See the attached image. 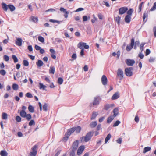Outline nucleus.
Returning a JSON list of instances; mask_svg holds the SVG:
<instances>
[{
    "instance_id": "obj_1",
    "label": "nucleus",
    "mask_w": 156,
    "mask_h": 156,
    "mask_svg": "<svg viewBox=\"0 0 156 156\" xmlns=\"http://www.w3.org/2000/svg\"><path fill=\"white\" fill-rule=\"evenodd\" d=\"M93 135V134L91 132H88L85 136H83L82 137L81 141H84L85 142L88 141L90 140Z\"/></svg>"
},
{
    "instance_id": "obj_2",
    "label": "nucleus",
    "mask_w": 156,
    "mask_h": 156,
    "mask_svg": "<svg viewBox=\"0 0 156 156\" xmlns=\"http://www.w3.org/2000/svg\"><path fill=\"white\" fill-rule=\"evenodd\" d=\"M99 104V97H95L94 98V100L92 103H90V106L92 107L93 106H97Z\"/></svg>"
},
{
    "instance_id": "obj_3",
    "label": "nucleus",
    "mask_w": 156,
    "mask_h": 156,
    "mask_svg": "<svg viewBox=\"0 0 156 156\" xmlns=\"http://www.w3.org/2000/svg\"><path fill=\"white\" fill-rule=\"evenodd\" d=\"M133 69L132 67L127 68L125 69V72L126 75L129 76H130L133 75Z\"/></svg>"
},
{
    "instance_id": "obj_4",
    "label": "nucleus",
    "mask_w": 156,
    "mask_h": 156,
    "mask_svg": "<svg viewBox=\"0 0 156 156\" xmlns=\"http://www.w3.org/2000/svg\"><path fill=\"white\" fill-rule=\"evenodd\" d=\"M134 39L132 38L131 40L130 44H128L126 47V50L128 51H130L131 49L133 48L134 46Z\"/></svg>"
},
{
    "instance_id": "obj_5",
    "label": "nucleus",
    "mask_w": 156,
    "mask_h": 156,
    "mask_svg": "<svg viewBox=\"0 0 156 156\" xmlns=\"http://www.w3.org/2000/svg\"><path fill=\"white\" fill-rule=\"evenodd\" d=\"M78 47L79 48L82 49H84V47L85 49H88L89 48V46L87 45L86 43L84 42H80L78 44Z\"/></svg>"
},
{
    "instance_id": "obj_6",
    "label": "nucleus",
    "mask_w": 156,
    "mask_h": 156,
    "mask_svg": "<svg viewBox=\"0 0 156 156\" xmlns=\"http://www.w3.org/2000/svg\"><path fill=\"white\" fill-rule=\"evenodd\" d=\"M75 131L74 127L69 129L66 134V137L64 138L68 139L70 135Z\"/></svg>"
},
{
    "instance_id": "obj_7",
    "label": "nucleus",
    "mask_w": 156,
    "mask_h": 156,
    "mask_svg": "<svg viewBox=\"0 0 156 156\" xmlns=\"http://www.w3.org/2000/svg\"><path fill=\"white\" fill-rule=\"evenodd\" d=\"M37 146L34 145L32 148V151L30 152L29 156H35L37 153Z\"/></svg>"
},
{
    "instance_id": "obj_8",
    "label": "nucleus",
    "mask_w": 156,
    "mask_h": 156,
    "mask_svg": "<svg viewBox=\"0 0 156 156\" xmlns=\"http://www.w3.org/2000/svg\"><path fill=\"white\" fill-rule=\"evenodd\" d=\"M125 62L128 66H133L135 63L134 60L129 58L126 60Z\"/></svg>"
},
{
    "instance_id": "obj_9",
    "label": "nucleus",
    "mask_w": 156,
    "mask_h": 156,
    "mask_svg": "<svg viewBox=\"0 0 156 156\" xmlns=\"http://www.w3.org/2000/svg\"><path fill=\"white\" fill-rule=\"evenodd\" d=\"M128 10V8L126 7L121 8L119 10V14L122 15L125 13Z\"/></svg>"
},
{
    "instance_id": "obj_10",
    "label": "nucleus",
    "mask_w": 156,
    "mask_h": 156,
    "mask_svg": "<svg viewBox=\"0 0 156 156\" xmlns=\"http://www.w3.org/2000/svg\"><path fill=\"white\" fill-rule=\"evenodd\" d=\"M101 81L102 84L104 85H105L107 84L108 80L105 75H103L102 76L101 78Z\"/></svg>"
},
{
    "instance_id": "obj_11",
    "label": "nucleus",
    "mask_w": 156,
    "mask_h": 156,
    "mask_svg": "<svg viewBox=\"0 0 156 156\" xmlns=\"http://www.w3.org/2000/svg\"><path fill=\"white\" fill-rule=\"evenodd\" d=\"M114 106L115 104H107L105 105L104 109L106 110H108Z\"/></svg>"
},
{
    "instance_id": "obj_12",
    "label": "nucleus",
    "mask_w": 156,
    "mask_h": 156,
    "mask_svg": "<svg viewBox=\"0 0 156 156\" xmlns=\"http://www.w3.org/2000/svg\"><path fill=\"white\" fill-rule=\"evenodd\" d=\"M117 74L118 76L120 77V80H122L123 78V71L122 69H118L117 73Z\"/></svg>"
},
{
    "instance_id": "obj_13",
    "label": "nucleus",
    "mask_w": 156,
    "mask_h": 156,
    "mask_svg": "<svg viewBox=\"0 0 156 156\" xmlns=\"http://www.w3.org/2000/svg\"><path fill=\"white\" fill-rule=\"evenodd\" d=\"M84 149V146H81L78 149L77 151V154L78 155H80L83 153Z\"/></svg>"
},
{
    "instance_id": "obj_14",
    "label": "nucleus",
    "mask_w": 156,
    "mask_h": 156,
    "mask_svg": "<svg viewBox=\"0 0 156 156\" xmlns=\"http://www.w3.org/2000/svg\"><path fill=\"white\" fill-rule=\"evenodd\" d=\"M22 39L20 38H16V44L18 46H21L22 45Z\"/></svg>"
},
{
    "instance_id": "obj_15",
    "label": "nucleus",
    "mask_w": 156,
    "mask_h": 156,
    "mask_svg": "<svg viewBox=\"0 0 156 156\" xmlns=\"http://www.w3.org/2000/svg\"><path fill=\"white\" fill-rule=\"evenodd\" d=\"M111 113H113V115H112L113 116L115 117H116L119 114L118 108H114Z\"/></svg>"
},
{
    "instance_id": "obj_16",
    "label": "nucleus",
    "mask_w": 156,
    "mask_h": 156,
    "mask_svg": "<svg viewBox=\"0 0 156 156\" xmlns=\"http://www.w3.org/2000/svg\"><path fill=\"white\" fill-rule=\"evenodd\" d=\"M78 146V140H76L73 143L72 145V147L73 148V150L74 151L77 148Z\"/></svg>"
},
{
    "instance_id": "obj_17",
    "label": "nucleus",
    "mask_w": 156,
    "mask_h": 156,
    "mask_svg": "<svg viewBox=\"0 0 156 156\" xmlns=\"http://www.w3.org/2000/svg\"><path fill=\"white\" fill-rule=\"evenodd\" d=\"M119 97V94L118 92L115 93L112 96L111 99L112 100L118 99Z\"/></svg>"
},
{
    "instance_id": "obj_18",
    "label": "nucleus",
    "mask_w": 156,
    "mask_h": 156,
    "mask_svg": "<svg viewBox=\"0 0 156 156\" xmlns=\"http://www.w3.org/2000/svg\"><path fill=\"white\" fill-rule=\"evenodd\" d=\"M30 20L34 23H36L38 22V20L37 17L31 16L30 17Z\"/></svg>"
},
{
    "instance_id": "obj_19",
    "label": "nucleus",
    "mask_w": 156,
    "mask_h": 156,
    "mask_svg": "<svg viewBox=\"0 0 156 156\" xmlns=\"http://www.w3.org/2000/svg\"><path fill=\"white\" fill-rule=\"evenodd\" d=\"M39 87L40 90H45V89L47 87L46 86L44 85L43 83H39Z\"/></svg>"
},
{
    "instance_id": "obj_20",
    "label": "nucleus",
    "mask_w": 156,
    "mask_h": 156,
    "mask_svg": "<svg viewBox=\"0 0 156 156\" xmlns=\"http://www.w3.org/2000/svg\"><path fill=\"white\" fill-rule=\"evenodd\" d=\"M131 16L129 15H126L125 18V22L127 23H129L131 21Z\"/></svg>"
},
{
    "instance_id": "obj_21",
    "label": "nucleus",
    "mask_w": 156,
    "mask_h": 156,
    "mask_svg": "<svg viewBox=\"0 0 156 156\" xmlns=\"http://www.w3.org/2000/svg\"><path fill=\"white\" fill-rule=\"evenodd\" d=\"M115 117L112 115L109 116L107 119V122L108 123H110L113 120Z\"/></svg>"
},
{
    "instance_id": "obj_22",
    "label": "nucleus",
    "mask_w": 156,
    "mask_h": 156,
    "mask_svg": "<svg viewBox=\"0 0 156 156\" xmlns=\"http://www.w3.org/2000/svg\"><path fill=\"white\" fill-rule=\"evenodd\" d=\"M2 5L3 9L5 11H7L8 9V5H7L5 3H2Z\"/></svg>"
},
{
    "instance_id": "obj_23",
    "label": "nucleus",
    "mask_w": 156,
    "mask_h": 156,
    "mask_svg": "<svg viewBox=\"0 0 156 156\" xmlns=\"http://www.w3.org/2000/svg\"><path fill=\"white\" fill-rule=\"evenodd\" d=\"M55 71V68L54 66H51L49 70V73L54 74Z\"/></svg>"
},
{
    "instance_id": "obj_24",
    "label": "nucleus",
    "mask_w": 156,
    "mask_h": 156,
    "mask_svg": "<svg viewBox=\"0 0 156 156\" xmlns=\"http://www.w3.org/2000/svg\"><path fill=\"white\" fill-rule=\"evenodd\" d=\"M0 154L1 156H7L8 153L5 150H3L1 151Z\"/></svg>"
},
{
    "instance_id": "obj_25",
    "label": "nucleus",
    "mask_w": 156,
    "mask_h": 156,
    "mask_svg": "<svg viewBox=\"0 0 156 156\" xmlns=\"http://www.w3.org/2000/svg\"><path fill=\"white\" fill-rule=\"evenodd\" d=\"M20 116L23 118H25L26 116L27 113L25 111H21L20 112Z\"/></svg>"
},
{
    "instance_id": "obj_26",
    "label": "nucleus",
    "mask_w": 156,
    "mask_h": 156,
    "mask_svg": "<svg viewBox=\"0 0 156 156\" xmlns=\"http://www.w3.org/2000/svg\"><path fill=\"white\" fill-rule=\"evenodd\" d=\"M38 67H41L43 66V63L41 60H38L37 62L36 63Z\"/></svg>"
},
{
    "instance_id": "obj_27",
    "label": "nucleus",
    "mask_w": 156,
    "mask_h": 156,
    "mask_svg": "<svg viewBox=\"0 0 156 156\" xmlns=\"http://www.w3.org/2000/svg\"><path fill=\"white\" fill-rule=\"evenodd\" d=\"M74 128L75 131L76 133H79L81 130V128L80 126L74 127Z\"/></svg>"
},
{
    "instance_id": "obj_28",
    "label": "nucleus",
    "mask_w": 156,
    "mask_h": 156,
    "mask_svg": "<svg viewBox=\"0 0 156 156\" xmlns=\"http://www.w3.org/2000/svg\"><path fill=\"white\" fill-rule=\"evenodd\" d=\"M38 40L41 42L42 43H44V38L41 36H39L38 37Z\"/></svg>"
},
{
    "instance_id": "obj_29",
    "label": "nucleus",
    "mask_w": 156,
    "mask_h": 156,
    "mask_svg": "<svg viewBox=\"0 0 156 156\" xmlns=\"http://www.w3.org/2000/svg\"><path fill=\"white\" fill-rule=\"evenodd\" d=\"M98 115V114L97 112H93L92 114V117H91V119L92 120L94 119Z\"/></svg>"
},
{
    "instance_id": "obj_30",
    "label": "nucleus",
    "mask_w": 156,
    "mask_h": 156,
    "mask_svg": "<svg viewBox=\"0 0 156 156\" xmlns=\"http://www.w3.org/2000/svg\"><path fill=\"white\" fill-rule=\"evenodd\" d=\"M151 150V148L149 147H144L143 151V153H145L150 151Z\"/></svg>"
},
{
    "instance_id": "obj_31",
    "label": "nucleus",
    "mask_w": 156,
    "mask_h": 156,
    "mask_svg": "<svg viewBox=\"0 0 156 156\" xmlns=\"http://www.w3.org/2000/svg\"><path fill=\"white\" fill-rule=\"evenodd\" d=\"M2 118L4 120H6L8 118V115L7 113L5 112H3L2 114Z\"/></svg>"
},
{
    "instance_id": "obj_32",
    "label": "nucleus",
    "mask_w": 156,
    "mask_h": 156,
    "mask_svg": "<svg viewBox=\"0 0 156 156\" xmlns=\"http://www.w3.org/2000/svg\"><path fill=\"white\" fill-rule=\"evenodd\" d=\"M12 88L14 90H17L19 88V86L17 84L14 83L12 85Z\"/></svg>"
},
{
    "instance_id": "obj_33",
    "label": "nucleus",
    "mask_w": 156,
    "mask_h": 156,
    "mask_svg": "<svg viewBox=\"0 0 156 156\" xmlns=\"http://www.w3.org/2000/svg\"><path fill=\"white\" fill-rule=\"evenodd\" d=\"M8 8H9L11 11H13L15 9V7L13 5H8Z\"/></svg>"
},
{
    "instance_id": "obj_34",
    "label": "nucleus",
    "mask_w": 156,
    "mask_h": 156,
    "mask_svg": "<svg viewBox=\"0 0 156 156\" xmlns=\"http://www.w3.org/2000/svg\"><path fill=\"white\" fill-rule=\"evenodd\" d=\"M111 137V135L110 134H108L106 137L105 140V143H106L110 139Z\"/></svg>"
},
{
    "instance_id": "obj_35",
    "label": "nucleus",
    "mask_w": 156,
    "mask_h": 156,
    "mask_svg": "<svg viewBox=\"0 0 156 156\" xmlns=\"http://www.w3.org/2000/svg\"><path fill=\"white\" fill-rule=\"evenodd\" d=\"M97 124V123L96 121L93 122L90 124V126L92 128H93L95 127L96 126Z\"/></svg>"
},
{
    "instance_id": "obj_36",
    "label": "nucleus",
    "mask_w": 156,
    "mask_h": 156,
    "mask_svg": "<svg viewBox=\"0 0 156 156\" xmlns=\"http://www.w3.org/2000/svg\"><path fill=\"white\" fill-rule=\"evenodd\" d=\"M48 106V104L46 103H44V105L43 106V109L44 111H46V112L47 111Z\"/></svg>"
},
{
    "instance_id": "obj_37",
    "label": "nucleus",
    "mask_w": 156,
    "mask_h": 156,
    "mask_svg": "<svg viewBox=\"0 0 156 156\" xmlns=\"http://www.w3.org/2000/svg\"><path fill=\"white\" fill-rule=\"evenodd\" d=\"M28 110L29 111L33 113L34 112V108L31 105H29L28 107Z\"/></svg>"
},
{
    "instance_id": "obj_38",
    "label": "nucleus",
    "mask_w": 156,
    "mask_h": 156,
    "mask_svg": "<svg viewBox=\"0 0 156 156\" xmlns=\"http://www.w3.org/2000/svg\"><path fill=\"white\" fill-rule=\"evenodd\" d=\"M120 19L121 17L119 16H118L116 17L115 18V20L118 24H120Z\"/></svg>"
},
{
    "instance_id": "obj_39",
    "label": "nucleus",
    "mask_w": 156,
    "mask_h": 156,
    "mask_svg": "<svg viewBox=\"0 0 156 156\" xmlns=\"http://www.w3.org/2000/svg\"><path fill=\"white\" fill-rule=\"evenodd\" d=\"M63 81V79L62 78L59 77L58 79V83L59 84H62Z\"/></svg>"
},
{
    "instance_id": "obj_40",
    "label": "nucleus",
    "mask_w": 156,
    "mask_h": 156,
    "mask_svg": "<svg viewBox=\"0 0 156 156\" xmlns=\"http://www.w3.org/2000/svg\"><path fill=\"white\" fill-rule=\"evenodd\" d=\"M12 58L13 59L14 62L15 63H16L18 61V59L16 56L15 55H12Z\"/></svg>"
},
{
    "instance_id": "obj_41",
    "label": "nucleus",
    "mask_w": 156,
    "mask_h": 156,
    "mask_svg": "<svg viewBox=\"0 0 156 156\" xmlns=\"http://www.w3.org/2000/svg\"><path fill=\"white\" fill-rule=\"evenodd\" d=\"M49 21L51 22H52V23H58V24H60L62 22L61 21H58L57 20H52V19L50 20H49Z\"/></svg>"
},
{
    "instance_id": "obj_42",
    "label": "nucleus",
    "mask_w": 156,
    "mask_h": 156,
    "mask_svg": "<svg viewBox=\"0 0 156 156\" xmlns=\"http://www.w3.org/2000/svg\"><path fill=\"white\" fill-rule=\"evenodd\" d=\"M156 9V2L154 3L153 7L151 9L150 11H153Z\"/></svg>"
},
{
    "instance_id": "obj_43",
    "label": "nucleus",
    "mask_w": 156,
    "mask_h": 156,
    "mask_svg": "<svg viewBox=\"0 0 156 156\" xmlns=\"http://www.w3.org/2000/svg\"><path fill=\"white\" fill-rule=\"evenodd\" d=\"M146 43H142L140 46V49L141 50V51H143V47L144 45Z\"/></svg>"
},
{
    "instance_id": "obj_44",
    "label": "nucleus",
    "mask_w": 156,
    "mask_h": 156,
    "mask_svg": "<svg viewBox=\"0 0 156 156\" xmlns=\"http://www.w3.org/2000/svg\"><path fill=\"white\" fill-rule=\"evenodd\" d=\"M26 119L28 120H30L31 118V115L30 114H27L26 115Z\"/></svg>"
},
{
    "instance_id": "obj_45",
    "label": "nucleus",
    "mask_w": 156,
    "mask_h": 156,
    "mask_svg": "<svg viewBox=\"0 0 156 156\" xmlns=\"http://www.w3.org/2000/svg\"><path fill=\"white\" fill-rule=\"evenodd\" d=\"M133 12V10L132 9H129L127 12V15H129L131 16Z\"/></svg>"
},
{
    "instance_id": "obj_46",
    "label": "nucleus",
    "mask_w": 156,
    "mask_h": 156,
    "mask_svg": "<svg viewBox=\"0 0 156 156\" xmlns=\"http://www.w3.org/2000/svg\"><path fill=\"white\" fill-rule=\"evenodd\" d=\"M21 118L19 116H17L16 117V121L18 122H20L21 121Z\"/></svg>"
},
{
    "instance_id": "obj_47",
    "label": "nucleus",
    "mask_w": 156,
    "mask_h": 156,
    "mask_svg": "<svg viewBox=\"0 0 156 156\" xmlns=\"http://www.w3.org/2000/svg\"><path fill=\"white\" fill-rule=\"evenodd\" d=\"M155 59V57H151L149 59V61L150 62H152L154 61Z\"/></svg>"
},
{
    "instance_id": "obj_48",
    "label": "nucleus",
    "mask_w": 156,
    "mask_h": 156,
    "mask_svg": "<svg viewBox=\"0 0 156 156\" xmlns=\"http://www.w3.org/2000/svg\"><path fill=\"white\" fill-rule=\"evenodd\" d=\"M143 2H141L139 6V9H138V12H140L142 10V7L143 5Z\"/></svg>"
},
{
    "instance_id": "obj_49",
    "label": "nucleus",
    "mask_w": 156,
    "mask_h": 156,
    "mask_svg": "<svg viewBox=\"0 0 156 156\" xmlns=\"http://www.w3.org/2000/svg\"><path fill=\"white\" fill-rule=\"evenodd\" d=\"M6 72L5 70L2 69L0 70V74L1 75L4 76L6 74Z\"/></svg>"
},
{
    "instance_id": "obj_50",
    "label": "nucleus",
    "mask_w": 156,
    "mask_h": 156,
    "mask_svg": "<svg viewBox=\"0 0 156 156\" xmlns=\"http://www.w3.org/2000/svg\"><path fill=\"white\" fill-rule=\"evenodd\" d=\"M23 62V65L26 66H28L29 65V62L26 60H24Z\"/></svg>"
},
{
    "instance_id": "obj_51",
    "label": "nucleus",
    "mask_w": 156,
    "mask_h": 156,
    "mask_svg": "<svg viewBox=\"0 0 156 156\" xmlns=\"http://www.w3.org/2000/svg\"><path fill=\"white\" fill-rule=\"evenodd\" d=\"M120 123V121L117 120L115 122L113 126H117Z\"/></svg>"
},
{
    "instance_id": "obj_52",
    "label": "nucleus",
    "mask_w": 156,
    "mask_h": 156,
    "mask_svg": "<svg viewBox=\"0 0 156 156\" xmlns=\"http://www.w3.org/2000/svg\"><path fill=\"white\" fill-rule=\"evenodd\" d=\"M4 60L6 62L8 61L9 59V57L8 56L6 55H4Z\"/></svg>"
},
{
    "instance_id": "obj_53",
    "label": "nucleus",
    "mask_w": 156,
    "mask_h": 156,
    "mask_svg": "<svg viewBox=\"0 0 156 156\" xmlns=\"http://www.w3.org/2000/svg\"><path fill=\"white\" fill-rule=\"evenodd\" d=\"M150 53L151 51L150 49H147L145 51V55L146 56H147Z\"/></svg>"
},
{
    "instance_id": "obj_54",
    "label": "nucleus",
    "mask_w": 156,
    "mask_h": 156,
    "mask_svg": "<svg viewBox=\"0 0 156 156\" xmlns=\"http://www.w3.org/2000/svg\"><path fill=\"white\" fill-rule=\"evenodd\" d=\"M35 122L33 120H31L30 122H29V125L30 126H31L32 125H35Z\"/></svg>"
},
{
    "instance_id": "obj_55",
    "label": "nucleus",
    "mask_w": 156,
    "mask_h": 156,
    "mask_svg": "<svg viewBox=\"0 0 156 156\" xmlns=\"http://www.w3.org/2000/svg\"><path fill=\"white\" fill-rule=\"evenodd\" d=\"M147 16H148L147 14V13H146L145 12H144L143 14V18L144 21H145V20L146 18L147 17Z\"/></svg>"
},
{
    "instance_id": "obj_56",
    "label": "nucleus",
    "mask_w": 156,
    "mask_h": 156,
    "mask_svg": "<svg viewBox=\"0 0 156 156\" xmlns=\"http://www.w3.org/2000/svg\"><path fill=\"white\" fill-rule=\"evenodd\" d=\"M84 10V9L83 8H79L77 9L74 12H78L81 11H82Z\"/></svg>"
},
{
    "instance_id": "obj_57",
    "label": "nucleus",
    "mask_w": 156,
    "mask_h": 156,
    "mask_svg": "<svg viewBox=\"0 0 156 156\" xmlns=\"http://www.w3.org/2000/svg\"><path fill=\"white\" fill-rule=\"evenodd\" d=\"M26 96L28 97L29 98H31L32 97V94L29 93H27L26 94Z\"/></svg>"
},
{
    "instance_id": "obj_58",
    "label": "nucleus",
    "mask_w": 156,
    "mask_h": 156,
    "mask_svg": "<svg viewBox=\"0 0 156 156\" xmlns=\"http://www.w3.org/2000/svg\"><path fill=\"white\" fill-rule=\"evenodd\" d=\"M77 57L76 55V53H73L72 56V58L73 59V60H75Z\"/></svg>"
},
{
    "instance_id": "obj_59",
    "label": "nucleus",
    "mask_w": 156,
    "mask_h": 156,
    "mask_svg": "<svg viewBox=\"0 0 156 156\" xmlns=\"http://www.w3.org/2000/svg\"><path fill=\"white\" fill-rule=\"evenodd\" d=\"M105 117H102L100 118L99 119V121L100 122H102L105 119Z\"/></svg>"
},
{
    "instance_id": "obj_60",
    "label": "nucleus",
    "mask_w": 156,
    "mask_h": 156,
    "mask_svg": "<svg viewBox=\"0 0 156 156\" xmlns=\"http://www.w3.org/2000/svg\"><path fill=\"white\" fill-rule=\"evenodd\" d=\"M60 10L61 12H63L64 13L66 12H67L65 9H64V8L63 7H61L60 9Z\"/></svg>"
},
{
    "instance_id": "obj_61",
    "label": "nucleus",
    "mask_w": 156,
    "mask_h": 156,
    "mask_svg": "<svg viewBox=\"0 0 156 156\" xmlns=\"http://www.w3.org/2000/svg\"><path fill=\"white\" fill-rule=\"evenodd\" d=\"M75 154L74 151L72 150V151L70 153V156H74Z\"/></svg>"
},
{
    "instance_id": "obj_62",
    "label": "nucleus",
    "mask_w": 156,
    "mask_h": 156,
    "mask_svg": "<svg viewBox=\"0 0 156 156\" xmlns=\"http://www.w3.org/2000/svg\"><path fill=\"white\" fill-rule=\"evenodd\" d=\"M35 49L37 50H39L41 48L40 47L38 46V45H35Z\"/></svg>"
},
{
    "instance_id": "obj_63",
    "label": "nucleus",
    "mask_w": 156,
    "mask_h": 156,
    "mask_svg": "<svg viewBox=\"0 0 156 156\" xmlns=\"http://www.w3.org/2000/svg\"><path fill=\"white\" fill-rule=\"evenodd\" d=\"M28 48L30 51H33V48L31 45H29L28 46Z\"/></svg>"
},
{
    "instance_id": "obj_64",
    "label": "nucleus",
    "mask_w": 156,
    "mask_h": 156,
    "mask_svg": "<svg viewBox=\"0 0 156 156\" xmlns=\"http://www.w3.org/2000/svg\"><path fill=\"white\" fill-rule=\"evenodd\" d=\"M138 56L140 58L142 59L144 57V55L142 53H140L139 54Z\"/></svg>"
}]
</instances>
